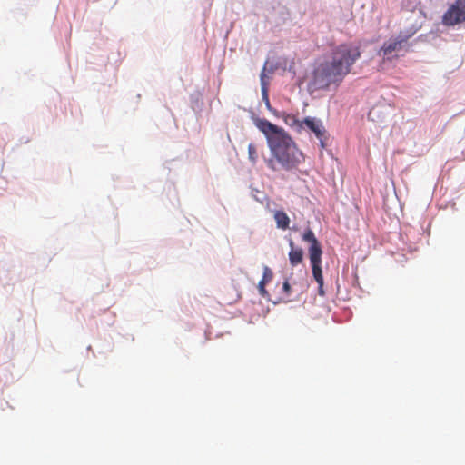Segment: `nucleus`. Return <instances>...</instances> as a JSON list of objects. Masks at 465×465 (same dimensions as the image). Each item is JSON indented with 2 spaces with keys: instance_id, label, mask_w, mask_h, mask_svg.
I'll return each instance as SVG.
<instances>
[{
  "instance_id": "obj_1",
  "label": "nucleus",
  "mask_w": 465,
  "mask_h": 465,
  "mask_svg": "<svg viewBox=\"0 0 465 465\" xmlns=\"http://www.w3.org/2000/svg\"><path fill=\"white\" fill-rule=\"evenodd\" d=\"M361 55L360 46L352 43L341 44L334 47L329 59L314 68L312 77L308 83L309 91L325 90L331 85L339 86Z\"/></svg>"
},
{
  "instance_id": "obj_2",
  "label": "nucleus",
  "mask_w": 465,
  "mask_h": 465,
  "mask_svg": "<svg viewBox=\"0 0 465 465\" xmlns=\"http://www.w3.org/2000/svg\"><path fill=\"white\" fill-rule=\"evenodd\" d=\"M253 124L263 134L273 159L284 169L297 168L303 161V153L291 135L281 126L265 118L253 117Z\"/></svg>"
},
{
  "instance_id": "obj_3",
  "label": "nucleus",
  "mask_w": 465,
  "mask_h": 465,
  "mask_svg": "<svg viewBox=\"0 0 465 465\" xmlns=\"http://www.w3.org/2000/svg\"><path fill=\"white\" fill-rule=\"evenodd\" d=\"M287 117L292 119V124H297L300 127L305 126L311 131L319 140L321 147L325 148L327 146V131L321 119L313 116H306L300 122L294 116L288 115Z\"/></svg>"
},
{
  "instance_id": "obj_4",
  "label": "nucleus",
  "mask_w": 465,
  "mask_h": 465,
  "mask_svg": "<svg viewBox=\"0 0 465 465\" xmlns=\"http://www.w3.org/2000/svg\"><path fill=\"white\" fill-rule=\"evenodd\" d=\"M465 22V0H456L442 15V24L450 27Z\"/></svg>"
},
{
  "instance_id": "obj_5",
  "label": "nucleus",
  "mask_w": 465,
  "mask_h": 465,
  "mask_svg": "<svg viewBox=\"0 0 465 465\" xmlns=\"http://www.w3.org/2000/svg\"><path fill=\"white\" fill-rule=\"evenodd\" d=\"M302 241L309 242L308 249L310 263H322V248L311 227H306L302 234Z\"/></svg>"
},
{
  "instance_id": "obj_6",
  "label": "nucleus",
  "mask_w": 465,
  "mask_h": 465,
  "mask_svg": "<svg viewBox=\"0 0 465 465\" xmlns=\"http://www.w3.org/2000/svg\"><path fill=\"white\" fill-rule=\"evenodd\" d=\"M407 45L401 41L400 35H397L396 37H391L388 41H385L382 46L380 48L379 55H382L383 57L389 56L393 52L406 50Z\"/></svg>"
},
{
  "instance_id": "obj_7",
  "label": "nucleus",
  "mask_w": 465,
  "mask_h": 465,
  "mask_svg": "<svg viewBox=\"0 0 465 465\" xmlns=\"http://www.w3.org/2000/svg\"><path fill=\"white\" fill-rule=\"evenodd\" d=\"M262 279L259 281L258 282V292H259V294L267 299L268 301H271L270 299V294L268 292V291L266 290V284L272 281V277H273V272L271 270V268H269L267 265H262Z\"/></svg>"
},
{
  "instance_id": "obj_8",
  "label": "nucleus",
  "mask_w": 465,
  "mask_h": 465,
  "mask_svg": "<svg viewBox=\"0 0 465 465\" xmlns=\"http://www.w3.org/2000/svg\"><path fill=\"white\" fill-rule=\"evenodd\" d=\"M291 248L289 252V261L292 266H297L303 261L304 252L301 247H296L292 238L288 239Z\"/></svg>"
},
{
  "instance_id": "obj_9",
  "label": "nucleus",
  "mask_w": 465,
  "mask_h": 465,
  "mask_svg": "<svg viewBox=\"0 0 465 465\" xmlns=\"http://www.w3.org/2000/svg\"><path fill=\"white\" fill-rule=\"evenodd\" d=\"M263 69H265V66L263 67ZM264 77H265V74H264V70H262V72L261 73V87H262V98L265 104V106L266 108L272 112L273 114L277 115L278 112L276 109H274L273 107H272L271 105V103H270V100H269V94H268V88H267V84L264 80Z\"/></svg>"
},
{
  "instance_id": "obj_10",
  "label": "nucleus",
  "mask_w": 465,
  "mask_h": 465,
  "mask_svg": "<svg viewBox=\"0 0 465 465\" xmlns=\"http://www.w3.org/2000/svg\"><path fill=\"white\" fill-rule=\"evenodd\" d=\"M190 106L196 115H198L203 111V101L200 92L196 91L191 94Z\"/></svg>"
},
{
  "instance_id": "obj_11",
  "label": "nucleus",
  "mask_w": 465,
  "mask_h": 465,
  "mask_svg": "<svg viewBox=\"0 0 465 465\" xmlns=\"http://www.w3.org/2000/svg\"><path fill=\"white\" fill-rule=\"evenodd\" d=\"M274 220L276 222L277 228L282 230L290 228V218L284 211L277 210L274 213Z\"/></svg>"
},
{
  "instance_id": "obj_12",
  "label": "nucleus",
  "mask_w": 465,
  "mask_h": 465,
  "mask_svg": "<svg viewBox=\"0 0 465 465\" xmlns=\"http://www.w3.org/2000/svg\"><path fill=\"white\" fill-rule=\"evenodd\" d=\"M419 26L412 25L410 27H407L398 34L401 41H403L406 45L408 40L419 30Z\"/></svg>"
},
{
  "instance_id": "obj_13",
  "label": "nucleus",
  "mask_w": 465,
  "mask_h": 465,
  "mask_svg": "<svg viewBox=\"0 0 465 465\" xmlns=\"http://www.w3.org/2000/svg\"><path fill=\"white\" fill-rule=\"evenodd\" d=\"M312 272L313 279L318 284H321L324 282L323 275H322V263H312Z\"/></svg>"
},
{
  "instance_id": "obj_14",
  "label": "nucleus",
  "mask_w": 465,
  "mask_h": 465,
  "mask_svg": "<svg viewBox=\"0 0 465 465\" xmlns=\"http://www.w3.org/2000/svg\"><path fill=\"white\" fill-rule=\"evenodd\" d=\"M248 158L252 164H255L258 160L256 146L252 143L248 145Z\"/></svg>"
},
{
  "instance_id": "obj_15",
  "label": "nucleus",
  "mask_w": 465,
  "mask_h": 465,
  "mask_svg": "<svg viewBox=\"0 0 465 465\" xmlns=\"http://www.w3.org/2000/svg\"><path fill=\"white\" fill-rule=\"evenodd\" d=\"M291 290H292V286L288 281V279H286L283 282H282V292L287 295V296H290V293H291Z\"/></svg>"
},
{
  "instance_id": "obj_16",
  "label": "nucleus",
  "mask_w": 465,
  "mask_h": 465,
  "mask_svg": "<svg viewBox=\"0 0 465 465\" xmlns=\"http://www.w3.org/2000/svg\"><path fill=\"white\" fill-rule=\"evenodd\" d=\"M323 285H324V282H322L321 284H318V294L320 296H324L325 295V291H324Z\"/></svg>"
},
{
  "instance_id": "obj_17",
  "label": "nucleus",
  "mask_w": 465,
  "mask_h": 465,
  "mask_svg": "<svg viewBox=\"0 0 465 465\" xmlns=\"http://www.w3.org/2000/svg\"><path fill=\"white\" fill-rule=\"evenodd\" d=\"M266 164L269 168H271L272 170H276L275 166H274V161L273 159H268L266 160Z\"/></svg>"
},
{
  "instance_id": "obj_18",
  "label": "nucleus",
  "mask_w": 465,
  "mask_h": 465,
  "mask_svg": "<svg viewBox=\"0 0 465 465\" xmlns=\"http://www.w3.org/2000/svg\"><path fill=\"white\" fill-rule=\"evenodd\" d=\"M375 112H376V110H375L374 108H373V109H371V110L370 111V113H369V118H371V119L373 120V118H372V117H373V115H374Z\"/></svg>"
},
{
  "instance_id": "obj_19",
  "label": "nucleus",
  "mask_w": 465,
  "mask_h": 465,
  "mask_svg": "<svg viewBox=\"0 0 465 465\" xmlns=\"http://www.w3.org/2000/svg\"><path fill=\"white\" fill-rule=\"evenodd\" d=\"M281 302H282V299H281V298H279V299H278V300H276V301H272V303H273V304H278V303H280Z\"/></svg>"
}]
</instances>
